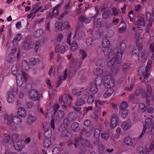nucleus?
I'll return each mask as SVG.
<instances>
[{
    "instance_id": "f257e3e1",
    "label": "nucleus",
    "mask_w": 154,
    "mask_h": 154,
    "mask_svg": "<svg viewBox=\"0 0 154 154\" xmlns=\"http://www.w3.org/2000/svg\"><path fill=\"white\" fill-rule=\"evenodd\" d=\"M126 48L125 43L122 42L118 48L117 54L115 53L113 49L109 53V51L107 49H106L104 51V55L110 59L107 63L109 66H112L115 63L119 64L121 63L122 55Z\"/></svg>"
},
{
    "instance_id": "f03ea898",
    "label": "nucleus",
    "mask_w": 154,
    "mask_h": 154,
    "mask_svg": "<svg viewBox=\"0 0 154 154\" xmlns=\"http://www.w3.org/2000/svg\"><path fill=\"white\" fill-rule=\"evenodd\" d=\"M101 81V84L102 83L106 88L114 87L115 83L112 77L106 75H104L101 79H99V82Z\"/></svg>"
},
{
    "instance_id": "7ed1b4c3",
    "label": "nucleus",
    "mask_w": 154,
    "mask_h": 154,
    "mask_svg": "<svg viewBox=\"0 0 154 154\" xmlns=\"http://www.w3.org/2000/svg\"><path fill=\"white\" fill-rule=\"evenodd\" d=\"M72 100L71 96L67 94H64L62 97L59 98L60 102L63 108H66L67 106H70Z\"/></svg>"
},
{
    "instance_id": "20e7f679",
    "label": "nucleus",
    "mask_w": 154,
    "mask_h": 154,
    "mask_svg": "<svg viewBox=\"0 0 154 154\" xmlns=\"http://www.w3.org/2000/svg\"><path fill=\"white\" fill-rule=\"evenodd\" d=\"M28 78L27 74L24 72L18 74L16 76V82L17 85L19 87L23 85L24 81Z\"/></svg>"
},
{
    "instance_id": "39448f33",
    "label": "nucleus",
    "mask_w": 154,
    "mask_h": 154,
    "mask_svg": "<svg viewBox=\"0 0 154 154\" xmlns=\"http://www.w3.org/2000/svg\"><path fill=\"white\" fill-rule=\"evenodd\" d=\"M134 24L137 26V29L140 30H145V22L144 18L140 17L137 20L134 22Z\"/></svg>"
},
{
    "instance_id": "423d86ee",
    "label": "nucleus",
    "mask_w": 154,
    "mask_h": 154,
    "mask_svg": "<svg viewBox=\"0 0 154 154\" xmlns=\"http://www.w3.org/2000/svg\"><path fill=\"white\" fill-rule=\"evenodd\" d=\"M101 84V81H99V78L97 77L95 79V82L92 83L90 85V89L92 93L94 94L98 91L97 85H99Z\"/></svg>"
},
{
    "instance_id": "0eeeda50",
    "label": "nucleus",
    "mask_w": 154,
    "mask_h": 154,
    "mask_svg": "<svg viewBox=\"0 0 154 154\" xmlns=\"http://www.w3.org/2000/svg\"><path fill=\"white\" fill-rule=\"evenodd\" d=\"M143 49L142 44L140 43L139 40L137 42V46L134 47L132 50V53L133 55L138 57L139 52V51H141Z\"/></svg>"
},
{
    "instance_id": "6e6552de",
    "label": "nucleus",
    "mask_w": 154,
    "mask_h": 154,
    "mask_svg": "<svg viewBox=\"0 0 154 154\" xmlns=\"http://www.w3.org/2000/svg\"><path fill=\"white\" fill-rule=\"evenodd\" d=\"M80 143L82 145L84 146H88L89 144V142L85 139H81L78 140L76 138L75 140L74 145L76 147L81 146Z\"/></svg>"
},
{
    "instance_id": "1a4fd4ad",
    "label": "nucleus",
    "mask_w": 154,
    "mask_h": 154,
    "mask_svg": "<svg viewBox=\"0 0 154 154\" xmlns=\"http://www.w3.org/2000/svg\"><path fill=\"white\" fill-rule=\"evenodd\" d=\"M16 89H11L7 95V101L9 103H13L15 99V95L17 93Z\"/></svg>"
},
{
    "instance_id": "9d476101",
    "label": "nucleus",
    "mask_w": 154,
    "mask_h": 154,
    "mask_svg": "<svg viewBox=\"0 0 154 154\" xmlns=\"http://www.w3.org/2000/svg\"><path fill=\"white\" fill-rule=\"evenodd\" d=\"M22 122V120L17 116H14L13 124L11 126L10 128L13 131L16 130V125L20 124Z\"/></svg>"
},
{
    "instance_id": "9b49d317",
    "label": "nucleus",
    "mask_w": 154,
    "mask_h": 154,
    "mask_svg": "<svg viewBox=\"0 0 154 154\" xmlns=\"http://www.w3.org/2000/svg\"><path fill=\"white\" fill-rule=\"evenodd\" d=\"M49 126L48 124H44L43 125V128L44 129L45 132L44 133V136L45 138L49 139L52 135V132L51 130L48 129Z\"/></svg>"
},
{
    "instance_id": "f8f14e48",
    "label": "nucleus",
    "mask_w": 154,
    "mask_h": 154,
    "mask_svg": "<svg viewBox=\"0 0 154 154\" xmlns=\"http://www.w3.org/2000/svg\"><path fill=\"white\" fill-rule=\"evenodd\" d=\"M28 96L32 100H36L38 99V92L36 90H32L28 92Z\"/></svg>"
},
{
    "instance_id": "ddd939ff",
    "label": "nucleus",
    "mask_w": 154,
    "mask_h": 154,
    "mask_svg": "<svg viewBox=\"0 0 154 154\" xmlns=\"http://www.w3.org/2000/svg\"><path fill=\"white\" fill-rule=\"evenodd\" d=\"M68 47L66 45L60 46V45H57L55 47V52L56 53L60 52L61 54H63L65 51L68 50Z\"/></svg>"
},
{
    "instance_id": "4468645a",
    "label": "nucleus",
    "mask_w": 154,
    "mask_h": 154,
    "mask_svg": "<svg viewBox=\"0 0 154 154\" xmlns=\"http://www.w3.org/2000/svg\"><path fill=\"white\" fill-rule=\"evenodd\" d=\"M78 62L76 60H74L72 61H71L69 63V67L70 69L69 71L71 72V70H73L74 72L79 68V66L78 65Z\"/></svg>"
},
{
    "instance_id": "2eb2a0df",
    "label": "nucleus",
    "mask_w": 154,
    "mask_h": 154,
    "mask_svg": "<svg viewBox=\"0 0 154 154\" xmlns=\"http://www.w3.org/2000/svg\"><path fill=\"white\" fill-rule=\"evenodd\" d=\"M95 106L94 108L95 111L94 113V118L96 120H97L99 116L101 114L100 112L99 111L100 109V108L98 106L96 101H95Z\"/></svg>"
},
{
    "instance_id": "dca6fc26",
    "label": "nucleus",
    "mask_w": 154,
    "mask_h": 154,
    "mask_svg": "<svg viewBox=\"0 0 154 154\" xmlns=\"http://www.w3.org/2000/svg\"><path fill=\"white\" fill-rule=\"evenodd\" d=\"M14 115L5 114L4 116V121L8 125H11L13 124Z\"/></svg>"
},
{
    "instance_id": "f3484780",
    "label": "nucleus",
    "mask_w": 154,
    "mask_h": 154,
    "mask_svg": "<svg viewBox=\"0 0 154 154\" xmlns=\"http://www.w3.org/2000/svg\"><path fill=\"white\" fill-rule=\"evenodd\" d=\"M118 122V117L116 115H112L111 119L110 126L111 128H116Z\"/></svg>"
},
{
    "instance_id": "a211bd4d",
    "label": "nucleus",
    "mask_w": 154,
    "mask_h": 154,
    "mask_svg": "<svg viewBox=\"0 0 154 154\" xmlns=\"http://www.w3.org/2000/svg\"><path fill=\"white\" fill-rule=\"evenodd\" d=\"M131 125V122L129 121H125L121 124V127L123 131H126L129 130Z\"/></svg>"
},
{
    "instance_id": "6ab92c4d",
    "label": "nucleus",
    "mask_w": 154,
    "mask_h": 154,
    "mask_svg": "<svg viewBox=\"0 0 154 154\" xmlns=\"http://www.w3.org/2000/svg\"><path fill=\"white\" fill-rule=\"evenodd\" d=\"M102 45L103 48H107V49H106L103 51L104 52V51L106 49H107L109 51L108 53L113 50L109 49V48L110 46V42L108 40V39H103L102 42Z\"/></svg>"
},
{
    "instance_id": "aec40b11",
    "label": "nucleus",
    "mask_w": 154,
    "mask_h": 154,
    "mask_svg": "<svg viewBox=\"0 0 154 154\" xmlns=\"http://www.w3.org/2000/svg\"><path fill=\"white\" fill-rule=\"evenodd\" d=\"M14 146L15 149L17 151L21 150L24 147L21 141L15 142L14 143Z\"/></svg>"
},
{
    "instance_id": "412c9836",
    "label": "nucleus",
    "mask_w": 154,
    "mask_h": 154,
    "mask_svg": "<svg viewBox=\"0 0 154 154\" xmlns=\"http://www.w3.org/2000/svg\"><path fill=\"white\" fill-rule=\"evenodd\" d=\"M152 120L151 118H146L145 119V123L143 126V129L145 130L148 129L151 126Z\"/></svg>"
},
{
    "instance_id": "4be33fe9",
    "label": "nucleus",
    "mask_w": 154,
    "mask_h": 154,
    "mask_svg": "<svg viewBox=\"0 0 154 154\" xmlns=\"http://www.w3.org/2000/svg\"><path fill=\"white\" fill-rule=\"evenodd\" d=\"M113 87L106 88L107 89L104 94V97L106 98H107L111 96L114 92V91L112 88Z\"/></svg>"
},
{
    "instance_id": "5701e85b",
    "label": "nucleus",
    "mask_w": 154,
    "mask_h": 154,
    "mask_svg": "<svg viewBox=\"0 0 154 154\" xmlns=\"http://www.w3.org/2000/svg\"><path fill=\"white\" fill-rule=\"evenodd\" d=\"M147 91L143 93L142 95L143 97H149L151 96L152 92V88L150 85H147Z\"/></svg>"
},
{
    "instance_id": "b1692460",
    "label": "nucleus",
    "mask_w": 154,
    "mask_h": 154,
    "mask_svg": "<svg viewBox=\"0 0 154 154\" xmlns=\"http://www.w3.org/2000/svg\"><path fill=\"white\" fill-rule=\"evenodd\" d=\"M36 120L35 117L32 114H29L27 119L26 123L29 125H31Z\"/></svg>"
},
{
    "instance_id": "393cba45",
    "label": "nucleus",
    "mask_w": 154,
    "mask_h": 154,
    "mask_svg": "<svg viewBox=\"0 0 154 154\" xmlns=\"http://www.w3.org/2000/svg\"><path fill=\"white\" fill-rule=\"evenodd\" d=\"M124 142L128 146H132L133 143L132 139L129 136L125 138L124 139Z\"/></svg>"
},
{
    "instance_id": "a878e982",
    "label": "nucleus",
    "mask_w": 154,
    "mask_h": 154,
    "mask_svg": "<svg viewBox=\"0 0 154 154\" xmlns=\"http://www.w3.org/2000/svg\"><path fill=\"white\" fill-rule=\"evenodd\" d=\"M67 76V69H65L64 70V75L63 77V78L62 79V77H59L57 81V85H56V87H58L60 85V84L61 83L62 80H65Z\"/></svg>"
},
{
    "instance_id": "bb28decb",
    "label": "nucleus",
    "mask_w": 154,
    "mask_h": 154,
    "mask_svg": "<svg viewBox=\"0 0 154 154\" xmlns=\"http://www.w3.org/2000/svg\"><path fill=\"white\" fill-rule=\"evenodd\" d=\"M95 64L97 67H103L105 66V61L102 58L99 59L96 61Z\"/></svg>"
},
{
    "instance_id": "cd10ccee",
    "label": "nucleus",
    "mask_w": 154,
    "mask_h": 154,
    "mask_svg": "<svg viewBox=\"0 0 154 154\" xmlns=\"http://www.w3.org/2000/svg\"><path fill=\"white\" fill-rule=\"evenodd\" d=\"M17 114L20 116L25 117L26 115V111L24 108L20 107L18 109Z\"/></svg>"
},
{
    "instance_id": "c85d7f7f",
    "label": "nucleus",
    "mask_w": 154,
    "mask_h": 154,
    "mask_svg": "<svg viewBox=\"0 0 154 154\" xmlns=\"http://www.w3.org/2000/svg\"><path fill=\"white\" fill-rule=\"evenodd\" d=\"M120 68L118 66H114L111 69V74L112 75H116L119 72Z\"/></svg>"
},
{
    "instance_id": "c756f323",
    "label": "nucleus",
    "mask_w": 154,
    "mask_h": 154,
    "mask_svg": "<svg viewBox=\"0 0 154 154\" xmlns=\"http://www.w3.org/2000/svg\"><path fill=\"white\" fill-rule=\"evenodd\" d=\"M70 26L69 24V22L67 20L63 23V22H62L61 27L60 28V31H62L66 28V29H69L70 28Z\"/></svg>"
},
{
    "instance_id": "7c9ffc66",
    "label": "nucleus",
    "mask_w": 154,
    "mask_h": 154,
    "mask_svg": "<svg viewBox=\"0 0 154 154\" xmlns=\"http://www.w3.org/2000/svg\"><path fill=\"white\" fill-rule=\"evenodd\" d=\"M52 152L53 154H65L64 151L61 150L59 147L54 148L52 150Z\"/></svg>"
},
{
    "instance_id": "2f4dec72",
    "label": "nucleus",
    "mask_w": 154,
    "mask_h": 154,
    "mask_svg": "<svg viewBox=\"0 0 154 154\" xmlns=\"http://www.w3.org/2000/svg\"><path fill=\"white\" fill-rule=\"evenodd\" d=\"M40 61L39 58H36V59H31L29 63V64L30 65H34L39 63Z\"/></svg>"
},
{
    "instance_id": "473e14b6",
    "label": "nucleus",
    "mask_w": 154,
    "mask_h": 154,
    "mask_svg": "<svg viewBox=\"0 0 154 154\" xmlns=\"http://www.w3.org/2000/svg\"><path fill=\"white\" fill-rule=\"evenodd\" d=\"M54 112L52 109H48L46 112L45 116V117L49 119H51L53 116Z\"/></svg>"
},
{
    "instance_id": "72a5a7b5",
    "label": "nucleus",
    "mask_w": 154,
    "mask_h": 154,
    "mask_svg": "<svg viewBox=\"0 0 154 154\" xmlns=\"http://www.w3.org/2000/svg\"><path fill=\"white\" fill-rule=\"evenodd\" d=\"M61 136L62 137H65L66 138H68V137H71V134L68 132V130L66 128H64L62 131Z\"/></svg>"
},
{
    "instance_id": "f704fd0d",
    "label": "nucleus",
    "mask_w": 154,
    "mask_h": 154,
    "mask_svg": "<svg viewBox=\"0 0 154 154\" xmlns=\"http://www.w3.org/2000/svg\"><path fill=\"white\" fill-rule=\"evenodd\" d=\"M93 72L94 75L98 76L103 73V70L102 69L96 68L94 69Z\"/></svg>"
},
{
    "instance_id": "c9c22d12",
    "label": "nucleus",
    "mask_w": 154,
    "mask_h": 154,
    "mask_svg": "<svg viewBox=\"0 0 154 154\" xmlns=\"http://www.w3.org/2000/svg\"><path fill=\"white\" fill-rule=\"evenodd\" d=\"M33 44V43L32 42L28 43L27 42L25 41L23 43L22 47L24 49H27L32 47Z\"/></svg>"
},
{
    "instance_id": "e433bc0d",
    "label": "nucleus",
    "mask_w": 154,
    "mask_h": 154,
    "mask_svg": "<svg viewBox=\"0 0 154 154\" xmlns=\"http://www.w3.org/2000/svg\"><path fill=\"white\" fill-rule=\"evenodd\" d=\"M79 124L78 122H75L73 123L72 124L71 129L72 131L76 132L79 130Z\"/></svg>"
},
{
    "instance_id": "4c0bfd02",
    "label": "nucleus",
    "mask_w": 154,
    "mask_h": 154,
    "mask_svg": "<svg viewBox=\"0 0 154 154\" xmlns=\"http://www.w3.org/2000/svg\"><path fill=\"white\" fill-rule=\"evenodd\" d=\"M51 144V140L49 139L45 138L43 141V145L46 148H48Z\"/></svg>"
},
{
    "instance_id": "58836bf2",
    "label": "nucleus",
    "mask_w": 154,
    "mask_h": 154,
    "mask_svg": "<svg viewBox=\"0 0 154 154\" xmlns=\"http://www.w3.org/2000/svg\"><path fill=\"white\" fill-rule=\"evenodd\" d=\"M79 55L81 59L84 60L87 56V54L85 51L83 50H81L79 51Z\"/></svg>"
},
{
    "instance_id": "ea45409f",
    "label": "nucleus",
    "mask_w": 154,
    "mask_h": 154,
    "mask_svg": "<svg viewBox=\"0 0 154 154\" xmlns=\"http://www.w3.org/2000/svg\"><path fill=\"white\" fill-rule=\"evenodd\" d=\"M128 105L127 103L125 101H123L120 104L119 108L120 109L124 110L128 108Z\"/></svg>"
},
{
    "instance_id": "a19ab883",
    "label": "nucleus",
    "mask_w": 154,
    "mask_h": 154,
    "mask_svg": "<svg viewBox=\"0 0 154 154\" xmlns=\"http://www.w3.org/2000/svg\"><path fill=\"white\" fill-rule=\"evenodd\" d=\"M85 103V101L82 98H79L76 100L75 102L76 105L81 106Z\"/></svg>"
},
{
    "instance_id": "79ce46f5",
    "label": "nucleus",
    "mask_w": 154,
    "mask_h": 154,
    "mask_svg": "<svg viewBox=\"0 0 154 154\" xmlns=\"http://www.w3.org/2000/svg\"><path fill=\"white\" fill-rule=\"evenodd\" d=\"M21 64H22V68H23V69L25 70L28 69L29 66L26 60H23L22 61Z\"/></svg>"
},
{
    "instance_id": "37998d69",
    "label": "nucleus",
    "mask_w": 154,
    "mask_h": 154,
    "mask_svg": "<svg viewBox=\"0 0 154 154\" xmlns=\"http://www.w3.org/2000/svg\"><path fill=\"white\" fill-rule=\"evenodd\" d=\"M78 46L76 42L74 41L71 44V48L72 51H74L78 49Z\"/></svg>"
},
{
    "instance_id": "c03bdc74",
    "label": "nucleus",
    "mask_w": 154,
    "mask_h": 154,
    "mask_svg": "<svg viewBox=\"0 0 154 154\" xmlns=\"http://www.w3.org/2000/svg\"><path fill=\"white\" fill-rule=\"evenodd\" d=\"M110 11L109 10H105L102 14L103 18L104 19H106L108 18L109 14L110 13Z\"/></svg>"
},
{
    "instance_id": "a18cd8bd",
    "label": "nucleus",
    "mask_w": 154,
    "mask_h": 154,
    "mask_svg": "<svg viewBox=\"0 0 154 154\" xmlns=\"http://www.w3.org/2000/svg\"><path fill=\"white\" fill-rule=\"evenodd\" d=\"M100 129L98 128L96 129L94 131V137L96 139H97L100 136Z\"/></svg>"
},
{
    "instance_id": "49530a36",
    "label": "nucleus",
    "mask_w": 154,
    "mask_h": 154,
    "mask_svg": "<svg viewBox=\"0 0 154 154\" xmlns=\"http://www.w3.org/2000/svg\"><path fill=\"white\" fill-rule=\"evenodd\" d=\"M152 61L151 60H149L147 62L146 67V70L147 71H149L151 67Z\"/></svg>"
},
{
    "instance_id": "de8ad7c7",
    "label": "nucleus",
    "mask_w": 154,
    "mask_h": 154,
    "mask_svg": "<svg viewBox=\"0 0 154 154\" xmlns=\"http://www.w3.org/2000/svg\"><path fill=\"white\" fill-rule=\"evenodd\" d=\"M102 137L105 140H107L109 137V134L108 132L101 133Z\"/></svg>"
},
{
    "instance_id": "09e8293b",
    "label": "nucleus",
    "mask_w": 154,
    "mask_h": 154,
    "mask_svg": "<svg viewBox=\"0 0 154 154\" xmlns=\"http://www.w3.org/2000/svg\"><path fill=\"white\" fill-rule=\"evenodd\" d=\"M139 108L142 112H144L146 110L147 107L144 104L142 103L139 105Z\"/></svg>"
},
{
    "instance_id": "8fccbe9b",
    "label": "nucleus",
    "mask_w": 154,
    "mask_h": 154,
    "mask_svg": "<svg viewBox=\"0 0 154 154\" xmlns=\"http://www.w3.org/2000/svg\"><path fill=\"white\" fill-rule=\"evenodd\" d=\"M68 124V120L67 119H64L63 124L61 125V127L66 128L67 127Z\"/></svg>"
},
{
    "instance_id": "3c124183",
    "label": "nucleus",
    "mask_w": 154,
    "mask_h": 154,
    "mask_svg": "<svg viewBox=\"0 0 154 154\" xmlns=\"http://www.w3.org/2000/svg\"><path fill=\"white\" fill-rule=\"evenodd\" d=\"M129 112V111L128 109H125L122 111L121 115L123 118H125Z\"/></svg>"
},
{
    "instance_id": "603ef678",
    "label": "nucleus",
    "mask_w": 154,
    "mask_h": 154,
    "mask_svg": "<svg viewBox=\"0 0 154 154\" xmlns=\"http://www.w3.org/2000/svg\"><path fill=\"white\" fill-rule=\"evenodd\" d=\"M141 57V61L143 62H145L147 59V56L145 52H143Z\"/></svg>"
},
{
    "instance_id": "864d4df0",
    "label": "nucleus",
    "mask_w": 154,
    "mask_h": 154,
    "mask_svg": "<svg viewBox=\"0 0 154 154\" xmlns=\"http://www.w3.org/2000/svg\"><path fill=\"white\" fill-rule=\"evenodd\" d=\"M10 139V137L9 135L6 134L4 135L3 140L5 143H8Z\"/></svg>"
},
{
    "instance_id": "5fc2aeb1",
    "label": "nucleus",
    "mask_w": 154,
    "mask_h": 154,
    "mask_svg": "<svg viewBox=\"0 0 154 154\" xmlns=\"http://www.w3.org/2000/svg\"><path fill=\"white\" fill-rule=\"evenodd\" d=\"M102 20L101 18H98L97 20V23L96 24V27L99 28L101 27L102 25Z\"/></svg>"
},
{
    "instance_id": "6e6d98bb",
    "label": "nucleus",
    "mask_w": 154,
    "mask_h": 154,
    "mask_svg": "<svg viewBox=\"0 0 154 154\" xmlns=\"http://www.w3.org/2000/svg\"><path fill=\"white\" fill-rule=\"evenodd\" d=\"M17 71V67L16 65H14L11 68L12 72L14 75H16Z\"/></svg>"
},
{
    "instance_id": "4d7b16f0",
    "label": "nucleus",
    "mask_w": 154,
    "mask_h": 154,
    "mask_svg": "<svg viewBox=\"0 0 154 154\" xmlns=\"http://www.w3.org/2000/svg\"><path fill=\"white\" fill-rule=\"evenodd\" d=\"M62 22L57 21L56 22L55 24V27L56 28H57L58 30H60V28L61 27Z\"/></svg>"
},
{
    "instance_id": "13d9d810",
    "label": "nucleus",
    "mask_w": 154,
    "mask_h": 154,
    "mask_svg": "<svg viewBox=\"0 0 154 154\" xmlns=\"http://www.w3.org/2000/svg\"><path fill=\"white\" fill-rule=\"evenodd\" d=\"M143 76L144 77V80L143 82H148L149 80L147 78L149 77V74L146 72L145 73H144L143 74Z\"/></svg>"
},
{
    "instance_id": "bf43d9fd",
    "label": "nucleus",
    "mask_w": 154,
    "mask_h": 154,
    "mask_svg": "<svg viewBox=\"0 0 154 154\" xmlns=\"http://www.w3.org/2000/svg\"><path fill=\"white\" fill-rule=\"evenodd\" d=\"M87 100L88 102V103L90 104H91L94 101V98L92 95H90L88 98Z\"/></svg>"
},
{
    "instance_id": "052dcab7",
    "label": "nucleus",
    "mask_w": 154,
    "mask_h": 154,
    "mask_svg": "<svg viewBox=\"0 0 154 154\" xmlns=\"http://www.w3.org/2000/svg\"><path fill=\"white\" fill-rule=\"evenodd\" d=\"M64 116V113L63 111H59L57 113V117L59 118H62Z\"/></svg>"
},
{
    "instance_id": "680f3d73",
    "label": "nucleus",
    "mask_w": 154,
    "mask_h": 154,
    "mask_svg": "<svg viewBox=\"0 0 154 154\" xmlns=\"http://www.w3.org/2000/svg\"><path fill=\"white\" fill-rule=\"evenodd\" d=\"M40 3H41L40 2H38L36 3L34 5H33L32 8L30 11L31 12H33L34 10L38 6Z\"/></svg>"
},
{
    "instance_id": "e2e57ef3",
    "label": "nucleus",
    "mask_w": 154,
    "mask_h": 154,
    "mask_svg": "<svg viewBox=\"0 0 154 154\" xmlns=\"http://www.w3.org/2000/svg\"><path fill=\"white\" fill-rule=\"evenodd\" d=\"M82 23H80L79 22L76 26V31L75 32V34L76 33L79 31V29L80 27L82 26Z\"/></svg>"
},
{
    "instance_id": "0e129e2a",
    "label": "nucleus",
    "mask_w": 154,
    "mask_h": 154,
    "mask_svg": "<svg viewBox=\"0 0 154 154\" xmlns=\"http://www.w3.org/2000/svg\"><path fill=\"white\" fill-rule=\"evenodd\" d=\"M40 48L39 43V42H36L35 44V51L36 52H38V51H39Z\"/></svg>"
},
{
    "instance_id": "69168bd1",
    "label": "nucleus",
    "mask_w": 154,
    "mask_h": 154,
    "mask_svg": "<svg viewBox=\"0 0 154 154\" xmlns=\"http://www.w3.org/2000/svg\"><path fill=\"white\" fill-rule=\"evenodd\" d=\"M113 31L112 30H109L108 31L107 34V38H110L113 36Z\"/></svg>"
},
{
    "instance_id": "338daca9",
    "label": "nucleus",
    "mask_w": 154,
    "mask_h": 154,
    "mask_svg": "<svg viewBox=\"0 0 154 154\" xmlns=\"http://www.w3.org/2000/svg\"><path fill=\"white\" fill-rule=\"evenodd\" d=\"M78 20L79 22L80 23H82V22H84L85 23V17L84 15H82L79 17Z\"/></svg>"
},
{
    "instance_id": "774afa93",
    "label": "nucleus",
    "mask_w": 154,
    "mask_h": 154,
    "mask_svg": "<svg viewBox=\"0 0 154 154\" xmlns=\"http://www.w3.org/2000/svg\"><path fill=\"white\" fill-rule=\"evenodd\" d=\"M57 8H55V7L53 9V11L52 12V14L53 15H55L57 16L58 14V10L57 9Z\"/></svg>"
}]
</instances>
